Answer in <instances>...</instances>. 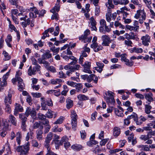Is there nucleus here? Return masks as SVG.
<instances>
[{"mask_svg": "<svg viewBox=\"0 0 155 155\" xmlns=\"http://www.w3.org/2000/svg\"><path fill=\"white\" fill-rule=\"evenodd\" d=\"M41 67L40 65H37L33 67H32L31 66H30L28 71V74L29 76H32L36 74L37 72H39L40 73V68Z\"/></svg>", "mask_w": 155, "mask_h": 155, "instance_id": "3", "label": "nucleus"}, {"mask_svg": "<svg viewBox=\"0 0 155 155\" xmlns=\"http://www.w3.org/2000/svg\"><path fill=\"white\" fill-rule=\"evenodd\" d=\"M43 127V126H41L40 129H38L36 131V138L38 140H41L42 139V134Z\"/></svg>", "mask_w": 155, "mask_h": 155, "instance_id": "14", "label": "nucleus"}, {"mask_svg": "<svg viewBox=\"0 0 155 155\" xmlns=\"http://www.w3.org/2000/svg\"><path fill=\"white\" fill-rule=\"evenodd\" d=\"M98 143L97 141L94 140H90V141L87 143V145L90 147L92 146L93 144H96Z\"/></svg>", "mask_w": 155, "mask_h": 155, "instance_id": "42", "label": "nucleus"}, {"mask_svg": "<svg viewBox=\"0 0 155 155\" xmlns=\"http://www.w3.org/2000/svg\"><path fill=\"white\" fill-rule=\"evenodd\" d=\"M133 50L134 51V52L137 53H141L143 51V49L141 48L134 47L133 48Z\"/></svg>", "mask_w": 155, "mask_h": 155, "instance_id": "47", "label": "nucleus"}, {"mask_svg": "<svg viewBox=\"0 0 155 155\" xmlns=\"http://www.w3.org/2000/svg\"><path fill=\"white\" fill-rule=\"evenodd\" d=\"M29 10L35 13L36 15L39 14V12L35 7H34L33 8H30Z\"/></svg>", "mask_w": 155, "mask_h": 155, "instance_id": "53", "label": "nucleus"}, {"mask_svg": "<svg viewBox=\"0 0 155 155\" xmlns=\"http://www.w3.org/2000/svg\"><path fill=\"white\" fill-rule=\"evenodd\" d=\"M43 36L41 37V38L42 39H45L46 37H49V35L48 33L47 30H45L44 32L42 33Z\"/></svg>", "mask_w": 155, "mask_h": 155, "instance_id": "54", "label": "nucleus"}, {"mask_svg": "<svg viewBox=\"0 0 155 155\" xmlns=\"http://www.w3.org/2000/svg\"><path fill=\"white\" fill-rule=\"evenodd\" d=\"M9 121L11 122L12 124L16 126L17 125V120L15 117L12 114L9 115Z\"/></svg>", "mask_w": 155, "mask_h": 155, "instance_id": "19", "label": "nucleus"}, {"mask_svg": "<svg viewBox=\"0 0 155 155\" xmlns=\"http://www.w3.org/2000/svg\"><path fill=\"white\" fill-rule=\"evenodd\" d=\"M47 69L48 71H50L52 73H55L56 72V68L52 66H49Z\"/></svg>", "mask_w": 155, "mask_h": 155, "instance_id": "44", "label": "nucleus"}, {"mask_svg": "<svg viewBox=\"0 0 155 155\" xmlns=\"http://www.w3.org/2000/svg\"><path fill=\"white\" fill-rule=\"evenodd\" d=\"M81 138L84 139L86 137V133L84 130H81L80 131Z\"/></svg>", "mask_w": 155, "mask_h": 155, "instance_id": "50", "label": "nucleus"}, {"mask_svg": "<svg viewBox=\"0 0 155 155\" xmlns=\"http://www.w3.org/2000/svg\"><path fill=\"white\" fill-rule=\"evenodd\" d=\"M26 101L29 104L31 105L32 104V99L30 95H28L27 96V98H26Z\"/></svg>", "mask_w": 155, "mask_h": 155, "instance_id": "62", "label": "nucleus"}, {"mask_svg": "<svg viewBox=\"0 0 155 155\" xmlns=\"http://www.w3.org/2000/svg\"><path fill=\"white\" fill-rule=\"evenodd\" d=\"M40 123H38L37 122H35L33 124V129H35L38 128L39 126H40Z\"/></svg>", "mask_w": 155, "mask_h": 155, "instance_id": "60", "label": "nucleus"}, {"mask_svg": "<svg viewBox=\"0 0 155 155\" xmlns=\"http://www.w3.org/2000/svg\"><path fill=\"white\" fill-rule=\"evenodd\" d=\"M114 93L110 91H107V94L106 97V102L109 104H110L113 105H114L115 103V101L114 99L113 95Z\"/></svg>", "mask_w": 155, "mask_h": 155, "instance_id": "6", "label": "nucleus"}, {"mask_svg": "<svg viewBox=\"0 0 155 155\" xmlns=\"http://www.w3.org/2000/svg\"><path fill=\"white\" fill-rule=\"evenodd\" d=\"M140 16H141L142 18L145 20L146 18V13L143 9L142 10H138Z\"/></svg>", "mask_w": 155, "mask_h": 155, "instance_id": "32", "label": "nucleus"}, {"mask_svg": "<svg viewBox=\"0 0 155 155\" xmlns=\"http://www.w3.org/2000/svg\"><path fill=\"white\" fill-rule=\"evenodd\" d=\"M31 95L33 97L35 98H39L41 96L42 94L41 93H34L32 92L31 93Z\"/></svg>", "mask_w": 155, "mask_h": 155, "instance_id": "45", "label": "nucleus"}, {"mask_svg": "<svg viewBox=\"0 0 155 155\" xmlns=\"http://www.w3.org/2000/svg\"><path fill=\"white\" fill-rule=\"evenodd\" d=\"M150 37L147 34L143 36L141 38V40L142 41V44L145 46H148L149 45V43L150 42Z\"/></svg>", "mask_w": 155, "mask_h": 155, "instance_id": "10", "label": "nucleus"}, {"mask_svg": "<svg viewBox=\"0 0 155 155\" xmlns=\"http://www.w3.org/2000/svg\"><path fill=\"white\" fill-rule=\"evenodd\" d=\"M61 80L59 79H52L50 80V83L52 84H56L61 82Z\"/></svg>", "mask_w": 155, "mask_h": 155, "instance_id": "38", "label": "nucleus"}, {"mask_svg": "<svg viewBox=\"0 0 155 155\" xmlns=\"http://www.w3.org/2000/svg\"><path fill=\"white\" fill-rule=\"evenodd\" d=\"M109 140V138L103 139L100 142V145L101 146L105 145L106 143L108 142V140Z\"/></svg>", "mask_w": 155, "mask_h": 155, "instance_id": "52", "label": "nucleus"}, {"mask_svg": "<svg viewBox=\"0 0 155 155\" xmlns=\"http://www.w3.org/2000/svg\"><path fill=\"white\" fill-rule=\"evenodd\" d=\"M124 44L128 46H132V45L133 44V43L131 41L129 40H125Z\"/></svg>", "mask_w": 155, "mask_h": 155, "instance_id": "55", "label": "nucleus"}, {"mask_svg": "<svg viewBox=\"0 0 155 155\" xmlns=\"http://www.w3.org/2000/svg\"><path fill=\"white\" fill-rule=\"evenodd\" d=\"M75 87L76 88L77 91L78 92L82 88V85L80 83H76V85H75Z\"/></svg>", "mask_w": 155, "mask_h": 155, "instance_id": "51", "label": "nucleus"}, {"mask_svg": "<svg viewBox=\"0 0 155 155\" xmlns=\"http://www.w3.org/2000/svg\"><path fill=\"white\" fill-rule=\"evenodd\" d=\"M19 115V119L21 120V129L24 131H25L26 129V122L27 120L28 117L25 116L24 113L20 114Z\"/></svg>", "mask_w": 155, "mask_h": 155, "instance_id": "5", "label": "nucleus"}, {"mask_svg": "<svg viewBox=\"0 0 155 155\" xmlns=\"http://www.w3.org/2000/svg\"><path fill=\"white\" fill-rule=\"evenodd\" d=\"M60 5L59 3H57L54 7L50 10L51 12H58L60 10Z\"/></svg>", "mask_w": 155, "mask_h": 155, "instance_id": "30", "label": "nucleus"}, {"mask_svg": "<svg viewBox=\"0 0 155 155\" xmlns=\"http://www.w3.org/2000/svg\"><path fill=\"white\" fill-rule=\"evenodd\" d=\"M68 140V138L66 136L63 137L61 139V141L62 144L64 143H66Z\"/></svg>", "mask_w": 155, "mask_h": 155, "instance_id": "61", "label": "nucleus"}, {"mask_svg": "<svg viewBox=\"0 0 155 155\" xmlns=\"http://www.w3.org/2000/svg\"><path fill=\"white\" fill-rule=\"evenodd\" d=\"M15 107L14 114L15 116H17L19 112H23L24 110L23 108L18 103H15Z\"/></svg>", "mask_w": 155, "mask_h": 155, "instance_id": "8", "label": "nucleus"}, {"mask_svg": "<svg viewBox=\"0 0 155 155\" xmlns=\"http://www.w3.org/2000/svg\"><path fill=\"white\" fill-rule=\"evenodd\" d=\"M18 90L21 91H22L25 88V85L23 82L22 79L21 78H18Z\"/></svg>", "mask_w": 155, "mask_h": 155, "instance_id": "16", "label": "nucleus"}, {"mask_svg": "<svg viewBox=\"0 0 155 155\" xmlns=\"http://www.w3.org/2000/svg\"><path fill=\"white\" fill-rule=\"evenodd\" d=\"M53 14L52 15L51 19L52 20L55 19L57 21L59 19V16L58 14L56 12H52Z\"/></svg>", "mask_w": 155, "mask_h": 155, "instance_id": "39", "label": "nucleus"}, {"mask_svg": "<svg viewBox=\"0 0 155 155\" xmlns=\"http://www.w3.org/2000/svg\"><path fill=\"white\" fill-rule=\"evenodd\" d=\"M77 97L79 100L81 101H86L89 99L88 96L82 94L78 95Z\"/></svg>", "mask_w": 155, "mask_h": 155, "instance_id": "28", "label": "nucleus"}, {"mask_svg": "<svg viewBox=\"0 0 155 155\" xmlns=\"http://www.w3.org/2000/svg\"><path fill=\"white\" fill-rule=\"evenodd\" d=\"M122 150L121 149H117L114 150H110L109 152L110 154V155H116V153Z\"/></svg>", "mask_w": 155, "mask_h": 155, "instance_id": "36", "label": "nucleus"}, {"mask_svg": "<svg viewBox=\"0 0 155 155\" xmlns=\"http://www.w3.org/2000/svg\"><path fill=\"white\" fill-rule=\"evenodd\" d=\"M60 48H55V47H54L51 48H50V50L51 51L55 54H57L59 51Z\"/></svg>", "mask_w": 155, "mask_h": 155, "instance_id": "49", "label": "nucleus"}, {"mask_svg": "<svg viewBox=\"0 0 155 155\" xmlns=\"http://www.w3.org/2000/svg\"><path fill=\"white\" fill-rule=\"evenodd\" d=\"M126 27L127 29L130 31H134L135 32H137L139 28V26H133L127 25H126Z\"/></svg>", "mask_w": 155, "mask_h": 155, "instance_id": "25", "label": "nucleus"}, {"mask_svg": "<svg viewBox=\"0 0 155 155\" xmlns=\"http://www.w3.org/2000/svg\"><path fill=\"white\" fill-rule=\"evenodd\" d=\"M153 96L152 94L151 93L149 92L148 93L146 94L145 97L146 99L148 101V102H147L148 104H150L151 101L153 100V98L152 97Z\"/></svg>", "mask_w": 155, "mask_h": 155, "instance_id": "23", "label": "nucleus"}, {"mask_svg": "<svg viewBox=\"0 0 155 155\" xmlns=\"http://www.w3.org/2000/svg\"><path fill=\"white\" fill-rule=\"evenodd\" d=\"M66 108L69 109L71 108L73 105V102L71 100L70 98H68L66 99Z\"/></svg>", "mask_w": 155, "mask_h": 155, "instance_id": "21", "label": "nucleus"}, {"mask_svg": "<svg viewBox=\"0 0 155 155\" xmlns=\"http://www.w3.org/2000/svg\"><path fill=\"white\" fill-rule=\"evenodd\" d=\"M3 54L5 57V60H8L11 58V56L8 55V54L6 51H4Z\"/></svg>", "mask_w": 155, "mask_h": 155, "instance_id": "46", "label": "nucleus"}, {"mask_svg": "<svg viewBox=\"0 0 155 155\" xmlns=\"http://www.w3.org/2000/svg\"><path fill=\"white\" fill-rule=\"evenodd\" d=\"M59 76V77L61 78H65L67 77L65 74L63 73L62 71H60L58 73Z\"/></svg>", "mask_w": 155, "mask_h": 155, "instance_id": "57", "label": "nucleus"}, {"mask_svg": "<svg viewBox=\"0 0 155 155\" xmlns=\"http://www.w3.org/2000/svg\"><path fill=\"white\" fill-rule=\"evenodd\" d=\"M106 5L108 8L107 12L106 15V19L107 21L110 22L111 21L112 11L110 8H113L114 5L112 4V0H108V2L106 3Z\"/></svg>", "mask_w": 155, "mask_h": 155, "instance_id": "1", "label": "nucleus"}, {"mask_svg": "<svg viewBox=\"0 0 155 155\" xmlns=\"http://www.w3.org/2000/svg\"><path fill=\"white\" fill-rule=\"evenodd\" d=\"M90 34V31L87 29L84 33V35H82L79 38L80 40H82L84 43L90 42L92 39V37L87 38V35Z\"/></svg>", "mask_w": 155, "mask_h": 155, "instance_id": "4", "label": "nucleus"}, {"mask_svg": "<svg viewBox=\"0 0 155 155\" xmlns=\"http://www.w3.org/2000/svg\"><path fill=\"white\" fill-rule=\"evenodd\" d=\"M148 104H146L145 105V112L146 114H150L151 112L150 111V110L152 108L151 106Z\"/></svg>", "mask_w": 155, "mask_h": 155, "instance_id": "33", "label": "nucleus"}, {"mask_svg": "<svg viewBox=\"0 0 155 155\" xmlns=\"http://www.w3.org/2000/svg\"><path fill=\"white\" fill-rule=\"evenodd\" d=\"M92 81H94V82L96 84H97L98 81L97 77L93 74L88 75V78L87 80V81L88 83L91 82Z\"/></svg>", "mask_w": 155, "mask_h": 155, "instance_id": "13", "label": "nucleus"}, {"mask_svg": "<svg viewBox=\"0 0 155 155\" xmlns=\"http://www.w3.org/2000/svg\"><path fill=\"white\" fill-rule=\"evenodd\" d=\"M5 107L4 109L5 111L7 113L10 114L12 111L11 108L9 104H8L5 103Z\"/></svg>", "mask_w": 155, "mask_h": 155, "instance_id": "29", "label": "nucleus"}, {"mask_svg": "<svg viewBox=\"0 0 155 155\" xmlns=\"http://www.w3.org/2000/svg\"><path fill=\"white\" fill-rule=\"evenodd\" d=\"M91 63L87 61L85 62L84 64L82 65L84 67L83 71L85 73L89 74H91L92 73V71L90 70Z\"/></svg>", "mask_w": 155, "mask_h": 155, "instance_id": "9", "label": "nucleus"}, {"mask_svg": "<svg viewBox=\"0 0 155 155\" xmlns=\"http://www.w3.org/2000/svg\"><path fill=\"white\" fill-rule=\"evenodd\" d=\"M152 137V136H151L148 133H147V134L146 135H142L140 136V138L142 140L144 141L150 139Z\"/></svg>", "mask_w": 155, "mask_h": 155, "instance_id": "26", "label": "nucleus"}, {"mask_svg": "<svg viewBox=\"0 0 155 155\" xmlns=\"http://www.w3.org/2000/svg\"><path fill=\"white\" fill-rule=\"evenodd\" d=\"M31 144L32 146L33 147H36L39 148L40 147L38 141L36 140H32L31 141Z\"/></svg>", "mask_w": 155, "mask_h": 155, "instance_id": "37", "label": "nucleus"}, {"mask_svg": "<svg viewBox=\"0 0 155 155\" xmlns=\"http://www.w3.org/2000/svg\"><path fill=\"white\" fill-rule=\"evenodd\" d=\"M54 114V118H55L57 114H54V112L52 111L51 110H48V111L45 114V115L47 117L50 118H52Z\"/></svg>", "mask_w": 155, "mask_h": 155, "instance_id": "22", "label": "nucleus"}, {"mask_svg": "<svg viewBox=\"0 0 155 155\" xmlns=\"http://www.w3.org/2000/svg\"><path fill=\"white\" fill-rule=\"evenodd\" d=\"M101 39L103 41L102 45L103 46H109L111 40L109 36L104 35L102 36Z\"/></svg>", "mask_w": 155, "mask_h": 155, "instance_id": "7", "label": "nucleus"}, {"mask_svg": "<svg viewBox=\"0 0 155 155\" xmlns=\"http://www.w3.org/2000/svg\"><path fill=\"white\" fill-rule=\"evenodd\" d=\"M12 94L9 93L8 96H6L5 98V103L8 104V103H9L10 104H11L12 102Z\"/></svg>", "mask_w": 155, "mask_h": 155, "instance_id": "20", "label": "nucleus"}, {"mask_svg": "<svg viewBox=\"0 0 155 155\" xmlns=\"http://www.w3.org/2000/svg\"><path fill=\"white\" fill-rule=\"evenodd\" d=\"M64 120V117H59L58 120L54 123V124H61L63 122Z\"/></svg>", "mask_w": 155, "mask_h": 155, "instance_id": "48", "label": "nucleus"}, {"mask_svg": "<svg viewBox=\"0 0 155 155\" xmlns=\"http://www.w3.org/2000/svg\"><path fill=\"white\" fill-rule=\"evenodd\" d=\"M137 117V115L136 114L133 112L131 115L128 116L127 117L128 118H129L130 119L132 118H133L134 120V121L136 120Z\"/></svg>", "mask_w": 155, "mask_h": 155, "instance_id": "43", "label": "nucleus"}, {"mask_svg": "<svg viewBox=\"0 0 155 155\" xmlns=\"http://www.w3.org/2000/svg\"><path fill=\"white\" fill-rule=\"evenodd\" d=\"M114 112L115 114L120 117H123L124 116V114L122 112L120 111L117 108L114 109Z\"/></svg>", "mask_w": 155, "mask_h": 155, "instance_id": "40", "label": "nucleus"}, {"mask_svg": "<svg viewBox=\"0 0 155 155\" xmlns=\"http://www.w3.org/2000/svg\"><path fill=\"white\" fill-rule=\"evenodd\" d=\"M82 146L81 145L76 144L73 145L71 146V148L74 150L78 151L81 148Z\"/></svg>", "mask_w": 155, "mask_h": 155, "instance_id": "34", "label": "nucleus"}, {"mask_svg": "<svg viewBox=\"0 0 155 155\" xmlns=\"http://www.w3.org/2000/svg\"><path fill=\"white\" fill-rule=\"evenodd\" d=\"M53 136V133L52 132H49L45 138V146L47 148L48 150L49 148V143L52 139Z\"/></svg>", "mask_w": 155, "mask_h": 155, "instance_id": "11", "label": "nucleus"}, {"mask_svg": "<svg viewBox=\"0 0 155 155\" xmlns=\"http://www.w3.org/2000/svg\"><path fill=\"white\" fill-rule=\"evenodd\" d=\"M111 30V28L108 26H106L104 28V32H102L103 34H105V32H109Z\"/></svg>", "mask_w": 155, "mask_h": 155, "instance_id": "64", "label": "nucleus"}, {"mask_svg": "<svg viewBox=\"0 0 155 155\" xmlns=\"http://www.w3.org/2000/svg\"><path fill=\"white\" fill-rule=\"evenodd\" d=\"M7 45L9 47H12L10 43L12 41V37L10 35H8L7 37V38L5 40Z\"/></svg>", "mask_w": 155, "mask_h": 155, "instance_id": "27", "label": "nucleus"}, {"mask_svg": "<svg viewBox=\"0 0 155 155\" xmlns=\"http://www.w3.org/2000/svg\"><path fill=\"white\" fill-rule=\"evenodd\" d=\"M71 117L72 128L74 130H76L77 125L78 116L74 110H72L71 111Z\"/></svg>", "mask_w": 155, "mask_h": 155, "instance_id": "2", "label": "nucleus"}, {"mask_svg": "<svg viewBox=\"0 0 155 155\" xmlns=\"http://www.w3.org/2000/svg\"><path fill=\"white\" fill-rule=\"evenodd\" d=\"M97 46H98L97 43H92L91 45V47L93 49L94 52H95V50L96 49Z\"/></svg>", "mask_w": 155, "mask_h": 155, "instance_id": "58", "label": "nucleus"}, {"mask_svg": "<svg viewBox=\"0 0 155 155\" xmlns=\"http://www.w3.org/2000/svg\"><path fill=\"white\" fill-rule=\"evenodd\" d=\"M46 117V115H45L41 113H39L37 114L38 119L42 121L45 119Z\"/></svg>", "mask_w": 155, "mask_h": 155, "instance_id": "41", "label": "nucleus"}, {"mask_svg": "<svg viewBox=\"0 0 155 155\" xmlns=\"http://www.w3.org/2000/svg\"><path fill=\"white\" fill-rule=\"evenodd\" d=\"M113 135L115 137H117L120 133V128L117 127H114L113 130Z\"/></svg>", "mask_w": 155, "mask_h": 155, "instance_id": "24", "label": "nucleus"}, {"mask_svg": "<svg viewBox=\"0 0 155 155\" xmlns=\"http://www.w3.org/2000/svg\"><path fill=\"white\" fill-rule=\"evenodd\" d=\"M31 60L32 61V64L35 65V66H36L37 65H40L39 64H38V61L34 57H31Z\"/></svg>", "mask_w": 155, "mask_h": 155, "instance_id": "56", "label": "nucleus"}, {"mask_svg": "<svg viewBox=\"0 0 155 155\" xmlns=\"http://www.w3.org/2000/svg\"><path fill=\"white\" fill-rule=\"evenodd\" d=\"M49 50H47L45 51L43 54L41 55V58H43L45 60L51 58L52 57V54L50 53Z\"/></svg>", "mask_w": 155, "mask_h": 155, "instance_id": "18", "label": "nucleus"}, {"mask_svg": "<svg viewBox=\"0 0 155 155\" xmlns=\"http://www.w3.org/2000/svg\"><path fill=\"white\" fill-rule=\"evenodd\" d=\"M8 77L5 75H4L2 77V81L0 83V86L1 87H4L7 84L6 80L7 79Z\"/></svg>", "mask_w": 155, "mask_h": 155, "instance_id": "31", "label": "nucleus"}, {"mask_svg": "<svg viewBox=\"0 0 155 155\" xmlns=\"http://www.w3.org/2000/svg\"><path fill=\"white\" fill-rule=\"evenodd\" d=\"M29 142L25 143L22 146L23 150L20 153V155H26L29 150Z\"/></svg>", "mask_w": 155, "mask_h": 155, "instance_id": "12", "label": "nucleus"}, {"mask_svg": "<svg viewBox=\"0 0 155 155\" xmlns=\"http://www.w3.org/2000/svg\"><path fill=\"white\" fill-rule=\"evenodd\" d=\"M96 6V7L95 9V15L96 16H98L100 12V8L97 5Z\"/></svg>", "mask_w": 155, "mask_h": 155, "instance_id": "63", "label": "nucleus"}, {"mask_svg": "<svg viewBox=\"0 0 155 155\" xmlns=\"http://www.w3.org/2000/svg\"><path fill=\"white\" fill-rule=\"evenodd\" d=\"M100 26L99 27V31L100 32H104V28L107 25L106 22L104 19H101L100 21Z\"/></svg>", "mask_w": 155, "mask_h": 155, "instance_id": "17", "label": "nucleus"}, {"mask_svg": "<svg viewBox=\"0 0 155 155\" xmlns=\"http://www.w3.org/2000/svg\"><path fill=\"white\" fill-rule=\"evenodd\" d=\"M33 110H31L30 107H27L26 108L25 112L24 114L25 116L26 117H28L30 115Z\"/></svg>", "mask_w": 155, "mask_h": 155, "instance_id": "35", "label": "nucleus"}, {"mask_svg": "<svg viewBox=\"0 0 155 155\" xmlns=\"http://www.w3.org/2000/svg\"><path fill=\"white\" fill-rule=\"evenodd\" d=\"M30 115L31 117L34 119H35L37 118L36 112L34 110L32 111Z\"/></svg>", "mask_w": 155, "mask_h": 155, "instance_id": "59", "label": "nucleus"}, {"mask_svg": "<svg viewBox=\"0 0 155 155\" xmlns=\"http://www.w3.org/2000/svg\"><path fill=\"white\" fill-rule=\"evenodd\" d=\"M124 36L125 37V38L127 40H134L136 37V35L133 32H131L130 34L126 33Z\"/></svg>", "mask_w": 155, "mask_h": 155, "instance_id": "15", "label": "nucleus"}]
</instances>
